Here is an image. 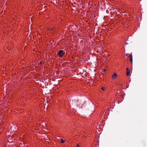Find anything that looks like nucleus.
<instances>
[{"label":"nucleus","instance_id":"1a4fd4ad","mask_svg":"<svg viewBox=\"0 0 147 147\" xmlns=\"http://www.w3.org/2000/svg\"><path fill=\"white\" fill-rule=\"evenodd\" d=\"M79 146H80V145H79V144H78L77 145L76 147H78Z\"/></svg>","mask_w":147,"mask_h":147},{"label":"nucleus","instance_id":"20e7f679","mask_svg":"<svg viewBox=\"0 0 147 147\" xmlns=\"http://www.w3.org/2000/svg\"><path fill=\"white\" fill-rule=\"evenodd\" d=\"M127 72L126 73V75L127 76H128L130 74V72L127 68Z\"/></svg>","mask_w":147,"mask_h":147},{"label":"nucleus","instance_id":"7ed1b4c3","mask_svg":"<svg viewBox=\"0 0 147 147\" xmlns=\"http://www.w3.org/2000/svg\"><path fill=\"white\" fill-rule=\"evenodd\" d=\"M117 77V75L116 73H115L112 76V78L113 79Z\"/></svg>","mask_w":147,"mask_h":147},{"label":"nucleus","instance_id":"f257e3e1","mask_svg":"<svg viewBox=\"0 0 147 147\" xmlns=\"http://www.w3.org/2000/svg\"><path fill=\"white\" fill-rule=\"evenodd\" d=\"M65 54V52L63 50H60L57 53V55L60 57H62Z\"/></svg>","mask_w":147,"mask_h":147},{"label":"nucleus","instance_id":"f03ea898","mask_svg":"<svg viewBox=\"0 0 147 147\" xmlns=\"http://www.w3.org/2000/svg\"><path fill=\"white\" fill-rule=\"evenodd\" d=\"M129 59L130 60V62L132 63V61H133V59H132V53H131L129 56L128 57Z\"/></svg>","mask_w":147,"mask_h":147},{"label":"nucleus","instance_id":"0eeeda50","mask_svg":"<svg viewBox=\"0 0 147 147\" xmlns=\"http://www.w3.org/2000/svg\"><path fill=\"white\" fill-rule=\"evenodd\" d=\"M14 126L13 127V126H11V129H13V128H14Z\"/></svg>","mask_w":147,"mask_h":147},{"label":"nucleus","instance_id":"6e6552de","mask_svg":"<svg viewBox=\"0 0 147 147\" xmlns=\"http://www.w3.org/2000/svg\"><path fill=\"white\" fill-rule=\"evenodd\" d=\"M106 70V69H103V71L104 72H105Z\"/></svg>","mask_w":147,"mask_h":147},{"label":"nucleus","instance_id":"39448f33","mask_svg":"<svg viewBox=\"0 0 147 147\" xmlns=\"http://www.w3.org/2000/svg\"><path fill=\"white\" fill-rule=\"evenodd\" d=\"M61 143H63L65 142V141L63 139H61Z\"/></svg>","mask_w":147,"mask_h":147},{"label":"nucleus","instance_id":"423d86ee","mask_svg":"<svg viewBox=\"0 0 147 147\" xmlns=\"http://www.w3.org/2000/svg\"><path fill=\"white\" fill-rule=\"evenodd\" d=\"M101 89L103 91H104L105 90V88H104L103 87H102L101 88Z\"/></svg>","mask_w":147,"mask_h":147}]
</instances>
